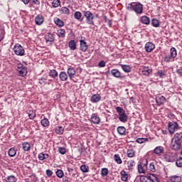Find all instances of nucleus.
<instances>
[{"instance_id": "4d7b16f0", "label": "nucleus", "mask_w": 182, "mask_h": 182, "mask_svg": "<svg viewBox=\"0 0 182 182\" xmlns=\"http://www.w3.org/2000/svg\"><path fill=\"white\" fill-rule=\"evenodd\" d=\"M58 153L60 154H66V148L65 147H58Z\"/></svg>"}, {"instance_id": "c9c22d12", "label": "nucleus", "mask_w": 182, "mask_h": 182, "mask_svg": "<svg viewBox=\"0 0 182 182\" xmlns=\"http://www.w3.org/2000/svg\"><path fill=\"white\" fill-rule=\"evenodd\" d=\"M54 21L57 26H60V28H62V26H65V23L63 22V21L60 20V18H55Z\"/></svg>"}, {"instance_id": "e2e57ef3", "label": "nucleus", "mask_w": 182, "mask_h": 182, "mask_svg": "<svg viewBox=\"0 0 182 182\" xmlns=\"http://www.w3.org/2000/svg\"><path fill=\"white\" fill-rule=\"evenodd\" d=\"M98 66L100 68H105V66H106V63L105 62V60H101Z\"/></svg>"}, {"instance_id": "09e8293b", "label": "nucleus", "mask_w": 182, "mask_h": 182, "mask_svg": "<svg viewBox=\"0 0 182 182\" xmlns=\"http://www.w3.org/2000/svg\"><path fill=\"white\" fill-rule=\"evenodd\" d=\"M53 8H58L60 6V0H53L52 2Z\"/></svg>"}, {"instance_id": "338daca9", "label": "nucleus", "mask_w": 182, "mask_h": 182, "mask_svg": "<svg viewBox=\"0 0 182 182\" xmlns=\"http://www.w3.org/2000/svg\"><path fill=\"white\" fill-rule=\"evenodd\" d=\"M33 4H35V5H39V0H30Z\"/></svg>"}, {"instance_id": "69168bd1", "label": "nucleus", "mask_w": 182, "mask_h": 182, "mask_svg": "<svg viewBox=\"0 0 182 182\" xmlns=\"http://www.w3.org/2000/svg\"><path fill=\"white\" fill-rule=\"evenodd\" d=\"M107 24L109 25V28H112V21L110 19L107 20Z\"/></svg>"}, {"instance_id": "c03bdc74", "label": "nucleus", "mask_w": 182, "mask_h": 182, "mask_svg": "<svg viewBox=\"0 0 182 182\" xmlns=\"http://www.w3.org/2000/svg\"><path fill=\"white\" fill-rule=\"evenodd\" d=\"M151 25H153L155 28H159L160 26V21H159L156 18H153L151 20Z\"/></svg>"}, {"instance_id": "473e14b6", "label": "nucleus", "mask_w": 182, "mask_h": 182, "mask_svg": "<svg viewBox=\"0 0 182 182\" xmlns=\"http://www.w3.org/2000/svg\"><path fill=\"white\" fill-rule=\"evenodd\" d=\"M49 76L50 77H53L55 79V77H58V72L55 70H50L48 73Z\"/></svg>"}, {"instance_id": "c85d7f7f", "label": "nucleus", "mask_w": 182, "mask_h": 182, "mask_svg": "<svg viewBox=\"0 0 182 182\" xmlns=\"http://www.w3.org/2000/svg\"><path fill=\"white\" fill-rule=\"evenodd\" d=\"M8 154L9 157H15L16 156V149L15 148H11L8 151Z\"/></svg>"}, {"instance_id": "f704fd0d", "label": "nucleus", "mask_w": 182, "mask_h": 182, "mask_svg": "<svg viewBox=\"0 0 182 182\" xmlns=\"http://www.w3.org/2000/svg\"><path fill=\"white\" fill-rule=\"evenodd\" d=\"M41 124L43 127H48L49 126V119L44 118L41 120Z\"/></svg>"}, {"instance_id": "864d4df0", "label": "nucleus", "mask_w": 182, "mask_h": 182, "mask_svg": "<svg viewBox=\"0 0 182 182\" xmlns=\"http://www.w3.org/2000/svg\"><path fill=\"white\" fill-rule=\"evenodd\" d=\"M28 117L31 120H33L36 117V113L33 111H30L28 113Z\"/></svg>"}, {"instance_id": "bf43d9fd", "label": "nucleus", "mask_w": 182, "mask_h": 182, "mask_svg": "<svg viewBox=\"0 0 182 182\" xmlns=\"http://www.w3.org/2000/svg\"><path fill=\"white\" fill-rule=\"evenodd\" d=\"M68 171L69 173V176H72V177H75V176H76L75 173H73V168H68Z\"/></svg>"}, {"instance_id": "7ed1b4c3", "label": "nucleus", "mask_w": 182, "mask_h": 182, "mask_svg": "<svg viewBox=\"0 0 182 182\" xmlns=\"http://www.w3.org/2000/svg\"><path fill=\"white\" fill-rule=\"evenodd\" d=\"M83 14L86 23L88 25H95V21H93L95 19V16H93V14L89 11H84Z\"/></svg>"}, {"instance_id": "aec40b11", "label": "nucleus", "mask_w": 182, "mask_h": 182, "mask_svg": "<svg viewBox=\"0 0 182 182\" xmlns=\"http://www.w3.org/2000/svg\"><path fill=\"white\" fill-rule=\"evenodd\" d=\"M74 18L80 22H83V18H82V13H80V11H75L74 14Z\"/></svg>"}, {"instance_id": "c756f323", "label": "nucleus", "mask_w": 182, "mask_h": 182, "mask_svg": "<svg viewBox=\"0 0 182 182\" xmlns=\"http://www.w3.org/2000/svg\"><path fill=\"white\" fill-rule=\"evenodd\" d=\"M136 154V151L133 149H128L127 151V157H129L132 159V157H134V155Z\"/></svg>"}, {"instance_id": "a878e982", "label": "nucleus", "mask_w": 182, "mask_h": 182, "mask_svg": "<svg viewBox=\"0 0 182 182\" xmlns=\"http://www.w3.org/2000/svg\"><path fill=\"white\" fill-rule=\"evenodd\" d=\"M139 180L141 182H151V179L150 178V175L147 176H141L139 178Z\"/></svg>"}, {"instance_id": "423d86ee", "label": "nucleus", "mask_w": 182, "mask_h": 182, "mask_svg": "<svg viewBox=\"0 0 182 182\" xmlns=\"http://www.w3.org/2000/svg\"><path fill=\"white\" fill-rule=\"evenodd\" d=\"M164 159L166 161H168V163H173V161H176V159H177V154L174 152H166L164 154Z\"/></svg>"}, {"instance_id": "f03ea898", "label": "nucleus", "mask_w": 182, "mask_h": 182, "mask_svg": "<svg viewBox=\"0 0 182 182\" xmlns=\"http://www.w3.org/2000/svg\"><path fill=\"white\" fill-rule=\"evenodd\" d=\"M127 9L128 11H134L137 15H141L143 14V4L132 2L127 5Z\"/></svg>"}, {"instance_id": "a19ab883", "label": "nucleus", "mask_w": 182, "mask_h": 182, "mask_svg": "<svg viewBox=\"0 0 182 182\" xmlns=\"http://www.w3.org/2000/svg\"><path fill=\"white\" fill-rule=\"evenodd\" d=\"M114 160L116 161V163H117V164H122V163H123L122 159L120 158V155L119 154H115L114 156Z\"/></svg>"}, {"instance_id": "f3484780", "label": "nucleus", "mask_w": 182, "mask_h": 182, "mask_svg": "<svg viewBox=\"0 0 182 182\" xmlns=\"http://www.w3.org/2000/svg\"><path fill=\"white\" fill-rule=\"evenodd\" d=\"M45 40L46 41V42H53V41H55V37L53 36V34L50 33H48L45 35Z\"/></svg>"}, {"instance_id": "2eb2a0df", "label": "nucleus", "mask_w": 182, "mask_h": 182, "mask_svg": "<svg viewBox=\"0 0 182 182\" xmlns=\"http://www.w3.org/2000/svg\"><path fill=\"white\" fill-rule=\"evenodd\" d=\"M80 50H82V52H86V50H87V48H88L87 43H86V41H85L84 40L80 41Z\"/></svg>"}, {"instance_id": "72a5a7b5", "label": "nucleus", "mask_w": 182, "mask_h": 182, "mask_svg": "<svg viewBox=\"0 0 182 182\" xmlns=\"http://www.w3.org/2000/svg\"><path fill=\"white\" fill-rule=\"evenodd\" d=\"M122 69L124 70V72H126V73H129L132 72V67H130V65H122Z\"/></svg>"}, {"instance_id": "393cba45", "label": "nucleus", "mask_w": 182, "mask_h": 182, "mask_svg": "<svg viewBox=\"0 0 182 182\" xmlns=\"http://www.w3.org/2000/svg\"><path fill=\"white\" fill-rule=\"evenodd\" d=\"M57 35L58 38H65L66 36V31L65 29H59L57 31Z\"/></svg>"}, {"instance_id": "603ef678", "label": "nucleus", "mask_w": 182, "mask_h": 182, "mask_svg": "<svg viewBox=\"0 0 182 182\" xmlns=\"http://www.w3.org/2000/svg\"><path fill=\"white\" fill-rule=\"evenodd\" d=\"M60 12H61V14H65L66 15H69L70 14V11L69 9L67 7H62L60 10Z\"/></svg>"}, {"instance_id": "f8f14e48", "label": "nucleus", "mask_w": 182, "mask_h": 182, "mask_svg": "<svg viewBox=\"0 0 182 182\" xmlns=\"http://www.w3.org/2000/svg\"><path fill=\"white\" fill-rule=\"evenodd\" d=\"M90 122L93 123V124H99V123H100V117L96 114H92L91 115Z\"/></svg>"}, {"instance_id": "3c124183", "label": "nucleus", "mask_w": 182, "mask_h": 182, "mask_svg": "<svg viewBox=\"0 0 182 182\" xmlns=\"http://www.w3.org/2000/svg\"><path fill=\"white\" fill-rule=\"evenodd\" d=\"M109 174V169H107V168H103L101 170V175L102 176V177H106V176H107Z\"/></svg>"}, {"instance_id": "49530a36", "label": "nucleus", "mask_w": 182, "mask_h": 182, "mask_svg": "<svg viewBox=\"0 0 182 182\" xmlns=\"http://www.w3.org/2000/svg\"><path fill=\"white\" fill-rule=\"evenodd\" d=\"M55 132L57 134H63L64 129L63 127H57L55 129Z\"/></svg>"}, {"instance_id": "1a4fd4ad", "label": "nucleus", "mask_w": 182, "mask_h": 182, "mask_svg": "<svg viewBox=\"0 0 182 182\" xmlns=\"http://www.w3.org/2000/svg\"><path fill=\"white\" fill-rule=\"evenodd\" d=\"M155 48H156V45H154V43H153L152 42H147L145 44L146 52L150 53L152 50H154Z\"/></svg>"}, {"instance_id": "de8ad7c7", "label": "nucleus", "mask_w": 182, "mask_h": 182, "mask_svg": "<svg viewBox=\"0 0 182 182\" xmlns=\"http://www.w3.org/2000/svg\"><path fill=\"white\" fill-rule=\"evenodd\" d=\"M55 174L58 178H62L63 176H65V173H63V171L62 169H58L56 171Z\"/></svg>"}, {"instance_id": "20e7f679", "label": "nucleus", "mask_w": 182, "mask_h": 182, "mask_svg": "<svg viewBox=\"0 0 182 182\" xmlns=\"http://www.w3.org/2000/svg\"><path fill=\"white\" fill-rule=\"evenodd\" d=\"M180 129V126L176 122H171L168 124V130L171 134H174L177 130Z\"/></svg>"}, {"instance_id": "39448f33", "label": "nucleus", "mask_w": 182, "mask_h": 182, "mask_svg": "<svg viewBox=\"0 0 182 182\" xmlns=\"http://www.w3.org/2000/svg\"><path fill=\"white\" fill-rule=\"evenodd\" d=\"M17 72L19 73V76L23 77L28 75V68H26L23 64L19 63L17 64Z\"/></svg>"}, {"instance_id": "a211bd4d", "label": "nucleus", "mask_w": 182, "mask_h": 182, "mask_svg": "<svg viewBox=\"0 0 182 182\" xmlns=\"http://www.w3.org/2000/svg\"><path fill=\"white\" fill-rule=\"evenodd\" d=\"M111 75H112V76H114V77H122V73H120V71H119V70L117 69H113L111 70Z\"/></svg>"}, {"instance_id": "9d476101", "label": "nucleus", "mask_w": 182, "mask_h": 182, "mask_svg": "<svg viewBox=\"0 0 182 182\" xmlns=\"http://www.w3.org/2000/svg\"><path fill=\"white\" fill-rule=\"evenodd\" d=\"M156 102L157 106H161V105L166 103V97L163 95H158L156 97Z\"/></svg>"}, {"instance_id": "bb28decb", "label": "nucleus", "mask_w": 182, "mask_h": 182, "mask_svg": "<svg viewBox=\"0 0 182 182\" xmlns=\"http://www.w3.org/2000/svg\"><path fill=\"white\" fill-rule=\"evenodd\" d=\"M68 46L71 49V50H76V42H75V40L70 41Z\"/></svg>"}, {"instance_id": "0e129e2a", "label": "nucleus", "mask_w": 182, "mask_h": 182, "mask_svg": "<svg viewBox=\"0 0 182 182\" xmlns=\"http://www.w3.org/2000/svg\"><path fill=\"white\" fill-rule=\"evenodd\" d=\"M171 59H173V57H171V55L166 56L164 58L165 62H170V60H171Z\"/></svg>"}, {"instance_id": "5fc2aeb1", "label": "nucleus", "mask_w": 182, "mask_h": 182, "mask_svg": "<svg viewBox=\"0 0 182 182\" xmlns=\"http://www.w3.org/2000/svg\"><path fill=\"white\" fill-rule=\"evenodd\" d=\"M177 167H182V157H179L176 160Z\"/></svg>"}, {"instance_id": "13d9d810", "label": "nucleus", "mask_w": 182, "mask_h": 182, "mask_svg": "<svg viewBox=\"0 0 182 182\" xmlns=\"http://www.w3.org/2000/svg\"><path fill=\"white\" fill-rule=\"evenodd\" d=\"M157 76H159V77H164V76H166V73H164V70H159L158 73H157Z\"/></svg>"}, {"instance_id": "f257e3e1", "label": "nucleus", "mask_w": 182, "mask_h": 182, "mask_svg": "<svg viewBox=\"0 0 182 182\" xmlns=\"http://www.w3.org/2000/svg\"><path fill=\"white\" fill-rule=\"evenodd\" d=\"M171 144L172 149L175 151H177V150H180V149H181L182 150V132L176 133L174 135V137L172 139Z\"/></svg>"}, {"instance_id": "6ab92c4d", "label": "nucleus", "mask_w": 182, "mask_h": 182, "mask_svg": "<svg viewBox=\"0 0 182 182\" xmlns=\"http://www.w3.org/2000/svg\"><path fill=\"white\" fill-rule=\"evenodd\" d=\"M36 25H42L43 23V16L38 15L35 18Z\"/></svg>"}, {"instance_id": "6e6552de", "label": "nucleus", "mask_w": 182, "mask_h": 182, "mask_svg": "<svg viewBox=\"0 0 182 182\" xmlns=\"http://www.w3.org/2000/svg\"><path fill=\"white\" fill-rule=\"evenodd\" d=\"M147 159H145L140 164L138 165V171L139 173H144L147 170Z\"/></svg>"}, {"instance_id": "79ce46f5", "label": "nucleus", "mask_w": 182, "mask_h": 182, "mask_svg": "<svg viewBox=\"0 0 182 182\" xmlns=\"http://www.w3.org/2000/svg\"><path fill=\"white\" fill-rule=\"evenodd\" d=\"M80 170L82 173H89V166L84 164L80 166Z\"/></svg>"}, {"instance_id": "4be33fe9", "label": "nucleus", "mask_w": 182, "mask_h": 182, "mask_svg": "<svg viewBox=\"0 0 182 182\" xmlns=\"http://www.w3.org/2000/svg\"><path fill=\"white\" fill-rule=\"evenodd\" d=\"M118 119L119 122H122V123H126L129 117H127V114L125 113L122 114V115H119Z\"/></svg>"}, {"instance_id": "0eeeda50", "label": "nucleus", "mask_w": 182, "mask_h": 182, "mask_svg": "<svg viewBox=\"0 0 182 182\" xmlns=\"http://www.w3.org/2000/svg\"><path fill=\"white\" fill-rule=\"evenodd\" d=\"M14 52L18 56H23L25 55V50H23V47L19 44H16L14 48Z\"/></svg>"}, {"instance_id": "4c0bfd02", "label": "nucleus", "mask_w": 182, "mask_h": 182, "mask_svg": "<svg viewBox=\"0 0 182 182\" xmlns=\"http://www.w3.org/2000/svg\"><path fill=\"white\" fill-rule=\"evenodd\" d=\"M49 157V154H43V153H41L38 155V160H46V159H48Z\"/></svg>"}, {"instance_id": "774afa93", "label": "nucleus", "mask_w": 182, "mask_h": 182, "mask_svg": "<svg viewBox=\"0 0 182 182\" xmlns=\"http://www.w3.org/2000/svg\"><path fill=\"white\" fill-rule=\"evenodd\" d=\"M63 182H69V178L68 176H64Z\"/></svg>"}, {"instance_id": "ddd939ff", "label": "nucleus", "mask_w": 182, "mask_h": 182, "mask_svg": "<svg viewBox=\"0 0 182 182\" xmlns=\"http://www.w3.org/2000/svg\"><path fill=\"white\" fill-rule=\"evenodd\" d=\"M139 22L143 25H150V18L146 16H142L139 18Z\"/></svg>"}, {"instance_id": "58836bf2", "label": "nucleus", "mask_w": 182, "mask_h": 182, "mask_svg": "<svg viewBox=\"0 0 182 182\" xmlns=\"http://www.w3.org/2000/svg\"><path fill=\"white\" fill-rule=\"evenodd\" d=\"M23 146V150H24V151H28V150H30L31 149V144H29V142H24L22 144Z\"/></svg>"}, {"instance_id": "cd10ccee", "label": "nucleus", "mask_w": 182, "mask_h": 182, "mask_svg": "<svg viewBox=\"0 0 182 182\" xmlns=\"http://www.w3.org/2000/svg\"><path fill=\"white\" fill-rule=\"evenodd\" d=\"M120 174H121V180H122V181H127L129 175L126 173V171H122Z\"/></svg>"}, {"instance_id": "2f4dec72", "label": "nucleus", "mask_w": 182, "mask_h": 182, "mask_svg": "<svg viewBox=\"0 0 182 182\" xmlns=\"http://www.w3.org/2000/svg\"><path fill=\"white\" fill-rule=\"evenodd\" d=\"M116 111L118 113V116H121L122 114H124L126 111L122 107H117Z\"/></svg>"}, {"instance_id": "dca6fc26", "label": "nucleus", "mask_w": 182, "mask_h": 182, "mask_svg": "<svg viewBox=\"0 0 182 182\" xmlns=\"http://www.w3.org/2000/svg\"><path fill=\"white\" fill-rule=\"evenodd\" d=\"M154 154H157L158 156H161V154H163L164 153V148L161 146H156L154 149Z\"/></svg>"}, {"instance_id": "37998d69", "label": "nucleus", "mask_w": 182, "mask_h": 182, "mask_svg": "<svg viewBox=\"0 0 182 182\" xmlns=\"http://www.w3.org/2000/svg\"><path fill=\"white\" fill-rule=\"evenodd\" d=\"M136 143H139V144H143V143H147L149 141V139L147 138H138L136 140Z\"/></svg>"}, {"instance_id": "7c9ffc66", "label": "nucleus", "mask_w": 182, "mask_h": 182, "mask_svg": "<svg viewBox=\"0 0 182 182\" xmlns=\"http://www.w3.org/2000/svg\"><path fill=\"white\" fill-rule=\"evenodd\" d=\"M117 130L120 136H123L126 133V128L124 127H118Z\"/></svg>"}, {"instance_id": "e433bc0d", "label": "nucleus", "mask_w": 182, "mask_h": 182, "mask_svg": "<svg viewBox=\"0 0 182 182\" xmlns=\"http://www.w3.org/2000/svg\"><path fill=\"white\" fill-rule=\"evenodd\" d=\"M170 53H171V58H172L173 59H174V58H176L177 56V50H176L175 48H171L170 49Z\"/></svg>"}, {"instance_id": "052dcab7", "label": "nucleus", "mask_w": 182, "mask_h": 182, "mask_svg": "<svg viewBox=\"0 0 182 182\" xmlns=\"http://www.w3.org/2000/svg\"><path fill=\"white\" fill-rule=\"evenodd\" d=\"M46 173L48 177H52V176L53 175V171H52V170L50 169H47L46 171Z\"/></svg>"}, {"instance_id": "9b49d317", "label": "nucleus", "mask_w": 182, "mask_h": 182, "mask_svg": "<svg viewBox=\"0 0 182 182\" xmlns=\"http://www.w3.org/2000/svg\"><path fill=\"white\" fill-rule=\"evenodd\" d=\"M67 73L70 80H73V77L76 76V70L73 68H68L67 70Z\"/></svg>"}, {"instance_id": "8fccbe9b", "label": "nucleus", "mask_w": 182, "mask_h": 182, "mask_svg": "<svg viewBox=\"0 0 182 182\" xmlns=\"http://www.w3.org/2000/svg\"><path fill=\"white\" fill-rule=\"evenodd\" d=\"M127 166H128L129 170H133V167L136 166V162H134V161H129L127 162Z\"/></svg>"}, {"instance_id": "6e6d98bb", "label": "nucleus", "mask_w": 182, "mask_h": 182, "mask_svg": "<svg viewBox=\"0 0 182 182\" xmlns=\"http://www.w3.org/2000/svg\"><path fill=\"white\" fill-rule=\"evenodd\" d=\"M149 170L150 171H151L152 173H156V166H154V163L151 162L149 164Z\"/></svg>"}, {"instance_id": "412c9836", "label": "nucleus", "mask_w": 182, "mask_h": 182, "mask_svg": "<svg viewBox=\"0 0 182 182\" xmlns=\"http://www.w3.org/2000/svg\"><path fill=\"white\" fill-rule=\"evenodd\" d=\"M151 72V69H150L149 67H144L141 71V73L144 76H149Z\"/></svg>"}, {"instance_id": "a18cd8bd", "label": "nucleus", "mask_w": 182, "mask_h": 182, "mask_svg": "<svg viewBox=\"0 0 182 182\" xmlns=\"http://www.w3.org/2000/svg\"><path fill=\"white\" fill-rule=\"evenodd\" d=\"M149 178L151 179V182H160V180L157 178V176L153 173L149 174Z\"/></svg>"}, {"instance_id": "ea45409f", "label": "nucleus", "mask_w": 182, "mask_h": 182, "mask_svg": "<svg viewBox=\"0 0 182 182\" xmlns=\"http://www.w3.org/2000/svg\"><path fill=\"white\" fill-rule=\"evenodd\" d=\"M6 182H16V177L14 175L7 176Z\"/></svg>"}, {"instance_id": "5701e85b", "label": "nucleus", "mask_w": 182, "mask_h": 182, "mask_svg": "<svg viewBox=\"0 0 182 182\" xmlns=\"http://www.w3.org/2000/svg\"><path fill=\"white\" fill-rule=\"evenodd\" d=\"M59 77L62 82H65V80H68V74L62 71L60 73Z\"/></svg>"}, {"instance_id": "4468645a", "label": "nucleus", "mask_w": 182, "mask_h": 182, "mask_svg": "<svg viewBox=\"0 0 182 182\" xmlns=\"http://www.w3.org/2000/svg\"><path fill=\"white\" fill-rule=\"evenodd\" d=\"M101 100H102V96H100V95L99 94H94L91 97L92 103H97L100 102Z\"/></svg>"}, {"instance_id": "680f3d73", "label": "nucleus", "mask_w": 182, "mask_h": 182, "mask_svg": "<svg viewBox=\"0 0 182 182\" xmlns=\"http://www.w3.org/2000/svg\"><path fill=\"white\" fill-rule=\"evenodd\" d=\"M46 80H48V79L46 78L45 77H41V78L39 80V83H40V85H43V83H44V84H46Z\"/></svg>"}, {"instance_id": "b1692460", "label": "nucleus", "mask_w": 182, "mask_h": 182, "mask_svg": "<svg viewBox=\"0 0 182 182\" xmlns=\"http://www.w3.org/2000/svg\"><path fill=\"white\" fill-rule=\"evenodd\" d=\"M169 178L171 182H181V176H172Z\"/></svg>"}]
</instances>
